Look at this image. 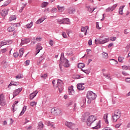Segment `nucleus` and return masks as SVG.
Returning <instances> with one entry per match:
<instances>
[{
    "label": "nucleus",
    "instance_id": "f3484780",
    "mask_svg": "<svg viewBox=\"0 0 130 130\" xmlns=\"http://www.w3.org/2000/svg\"><path fill=\"white\" fill-rule=\"evenodd\" d=\"M100 123H101V120H99V122L96 123V126L92 127L93 129H99V128H100L101 127Z\"/></svg>",
    "mask_w": 130,
    "mask_h": 130
},
{
    "label": "nucleus",
    "instance_id": "c9c22d12",
    "mask_svg": "<svg viewBox=\"0 0 130 130\" xmlns=\"http://www.w3.org/2000/svg\"><path fill=\"white\" fill-rule=\"evenodd\" d=\"M103 76L104 77H105V78H106L107 79H108L109 80H111V78H110V75L103 73Z\"/></svg>",
    "mask_w": 130,
    "mask_h": 130
},
{
    "label": "nucleus",
    "instance_id": "393cba45",
    "mask_svg": "<svg viewBox=\"0 0 130 130\" xmlns=\"http://www.w3.org/2000/svg\"><path fill=\"white\" fill-rule=\"evenodd\" d=\"M88 118V116H87V114H85L82 116L81 120L83 122H84L85 120Z\"/></svg>",
    "mask_w": 130,
    "mask_h": 130
},
{
    "label": "nucleus",
    "instance_id": "603ef678",
    "mask_svg": "<svg viewBox=\"0 0 130 130\" xmlns=\"http://www.w3.org/2000/svg\"><path fill=\"white\" fill-rule=\"evenodd\" d=\"M62 36H63V38H67V34L64 32H62Z\"/></svg>",
    "mask_w": 130,
    "mask_h": 130
},
{
    "label": "nucleus",
    "instance_id": "5701e85b",
    "mask_svg": "<svg viewBox=\"0 0 130 130\" xmlns=\"http://www.w3.org/2000/svg\"><path fill=\"white\" fill-rule=\"evenodd\" d=\"M113 117V121L114 122H116L117 121L118 119H119V117H117V116H116L115 115H112Z\"/></svg>",
    "mask_w": 130,
    "mask_h": 130
},
{
    "label": "nucleus",
    "instance_id": "338daca9",
    "mask_svg": "<svg viewBox=\"0 0 130 130\" xmlns=\"http://www.w3.org/2000/svg\"><path fill=\"white\" fill-rule=\"evenodd\" d=\"M2 52H3V53L6 52L7 51V49L5 48V49H2L1 50Z\"/></svg>",
    "mask_w": 130,
    "mask_h": 130
},
{
    "label": "nucleus",
    "instance_id": "7c9ffc66",
    "mask_svg": "<svg viewBox=\"0 0 130 130\" xmlns=\"http://www.w3.org/2000/svg\"><path fill=\"white\" fill-rule=\"evenodd\" d=\"M78 68L79 69H83V68H85V64H84V63H79L78 64Z\"/></svg>",
    "mask_w": 130,
    "mask_h": 130
},
{
    "label": "nucleus",
    "instance_id": "a211bd4d",
    "mask_svg": "<svg viewBox=\"0 0 130 130\" xmlns=\"http://www.w3.org/2000/svg\"><path fill=\"white\" fill-rule=\"evenodd\" d=\"M108 117V114L106 113L103 116V119H104L106 123L108 124L109 123V122H108V119H107Z\"/></svg>",
    "mask_w": 130,
    "mask_h": 130
},
{
    "label": "nucleus",
    "instance_id": "f257e3e1",
    "mask_svg": "<svg viewBox=\"0 0 130 130\" xmlns=\"http://www.w3.org/2000/svg\"><path fill=\"white\" fill-rule=\"evenodd\" d=\"M97 97V95L96 93L93 92L92 91H88L86 94V98L88 99L87 101L88 104H90L91 102L93 101V100H95Z\"/></svg>",
    "mask_w": 130,
    "mask_h": 130
},
{
    "label": "nucleus",
    "instance_id": "f8f14e48",
    "mask_svg": "<svg viewBox=\"0 0 130 130\" xmlns=\"http://www.w3.org/2000/svg\"><path fill=\"white\" fill-rule=\"evenodd\" d=\"M68 90L69 95H74L75 93V90H74L72 85L68 87Z\"/></svg>",
    "mask_w": 130,
    "mask_h": 130
},
{
    "label": "nucleus",
    "instance_id": "6e6d98bb",
    "mask_svg": "<svg viewBox=\"0 0 130 130\" xmlns=\"http://www.w3.org/2000/svg\"><path fill=\"white\" fill-rule=\"evenodd\" d=\"M30 64V60H27L25 61V65L26 66H29Z\"/></svg>",
    "mask_w": 130,
    "mask_h": 130
},
{
    "label": "nucleus",
    "instance_id": "4468645a",
    "mask_svg": "<svg viewBox=\"0 0 130 130\" xmlns=\"http://www.w3.org/2000/svg\"><path fill=\"white\" fill-rule=\"evenodd\" d=\"M36 50L37 53L36 54V55L40 52V50H42V46H41L39 44H37Z\"/></svg>",
    "mask_w": 130,
    "mask_h": 130
},
{
    "label": "nucleus",
    "instance_id": "f03ea898",
    "mask_svg": "<svg viewBox=\"0 0 130 130\" xmlns=\"http://www.w3.org/2000/svg\"><path fill=\"white\" fill-rule=\"evenodd\" d=\"M60 61H61V62H64V68H69L70 67V63H69V60L64 57V55L63 53H61Z\"/></svg>",
    "mask_w": 130,
    "mask_h": 130
},
{
    "label": "nucleus",
    "instance_id": "39448f33",
    "mask_svg": "<svg viewBox=\"0 0 130 130\" xmlns=\"http://www.w3.org/2000/svg\"><path fill=\"white\" fill-rule=\"evenodd\" d=\"M57 86L58 87L59 92L61 93V92H62V89H63V82H62V81L58 79L57 83Z\"/></svg>",
    "mask_w": 130,
    "mask_h": 130
},
{
    "label": "nucleus",
    "instance_id": "680f3d73",
    "mask_svg": "<svg viewBox=\"0 0 130 130\" xmlns=\"http://www.w3.org/2000/svg\"><path fill=\"white\" fill-rule=\"evenodd\" d=\"M125 81L127 83H130V78H127L125 79Z\"/></svg>",
    "mask_w": 130,
    "mask_h": 130
},
{
    "label": "nucleus",
    "instance_id": "e433bc0d",
    "mask_svg": "<svg viewBox=\"0 0 130 130\" xmlns=\"http://www.w3.org/2000/svg\"><path fill=\"white\" fill-rule=\"evenodd\" d=\"M32 26H33V22L32 21L29 24L26 25V27L27 29H30Z\"/></svg>",
    "mask_w": 130,
    "mask_h": 130
},
{
    "label": "nucleus",
    "instance_id": "13d9d810",
    "mask_svg": "<svg viewBox=\"0 0 130 130\" xmlns=\"http://www.w3.org/2000/svg\"><path fill=\"white\" fill-rule=\"evenodd\" d=\"M46 77H47V74H45L41 76V78H43L44 79H46Z\"/></svg>",
    "mask_w": 130,
    "mask_h": 130
},
{
    "label": "nucleus",
    "instance_id": "9b49d317",
    "mask_svg": "<svg viewBox=\"0 0 130 130\" xmlns=\"http://www.w3.org/2000/svg\"><path fill=\"white\" fill-rule=\"evenodd\" d=\"M29 42L30 40L29 39H22L20 45H24V44H28V43H29Z\"/></svg>",
    "mask_w": 130,
    "mask_h": 130
},
{
    "label": "nucleus",
    "instance_id": "a18cd8bd",
    "mask_svg": "<svg viewBox=\"0 0 130 130\" xmlns=\"http://www.w3.org/2000/svg\"><path fill=\"white\" fill-rule=\"evenodd\" d=\"M13 20H16V16H11L9 18V21H10V22H11V21H13Z\"/></svg>",
    "mask_w": 130,
    "mask_h": 130
},
{
    "label": "nucleus",
    "instance_id": "a19ab883",
    "mask_svg": "<svg viewBox=\"0 0 130 130\" xmlns=\"http://www.w3.org/2000/svg\"><path fill=\"white\" fill-rule=\"evenodd\" d=\"M123 70H125L126 71L128 70L129 71L130 70V66H122Z\"/></svg>",
    "mask_w": 130,
    "mask_h": 130
},
{
    "label": "nucleus",
    "instance_id": "5fc2aeb1",
    "mask_svg": "<svg viewBox=\"0 0 130 130\" xmlns=\"http://www.w3.org/2000/svg\"><path fill=\"white\" fill-rule=\"evenodd\" d=\"M57 11V9L56 8H53L52 9V13H56V11Z\"/></svg>",
    "mask_w": 130,
    "mask_h": 130
},
{
    "label": "nucleus",
    "instance_id": "a878e982",
    "mask_svg": "<svg viewBox=\"0 0 130 130\" xmlns=\"http://www.w3.org/2000/svg\"><path fill=\"white\" fill-rule=\"evenodd\" d=\"M123 8H124V6L120 7L119 8V14L120 15H123Z\"/></svg>",
    "mask_w": 130,
    "mask_h": 130
},
{
    "label": "nucleus",
    "instance_id": "1a4fd4ad",
    "mask_svg": "<svg viewBox=\"0 0 130 130\" xmlns=\"http://www.w3.org/2000/svg\"><path fill=\"white\" fill-rule=\"evenodd\" d=\"M21 91H22V88H18L17 89H15L13 93V97H16V96H17V95H19V94L20 93Z\"/></svg>",
    "mask_w": 130,
    "mask_h": 130
},
{
    "label": "nucleus",
    "instance_id": "3c124183",
    "mask_svg": "<svg viewBox=\"0 0 130 130\" xmlns=\"http://www.w3.org/2000/svg\"><path fill=\"white\" fill-rule=\"evenodd\" d=\"M96 27L97 29H98L99 30H100V29H101V28L99 27V22H96Z\"/></svg>",
    "mask_w": 130,
    "mask_h": 130
},
{
    "label": "nucleus",
    "instance_id": "79ce46f5",
    "mask_svg": "<svg viewBox=\"0 0 130 130\" xmlns=\"http://www.w3.org/2000/svg\"><path fill=\"white\" fill-rule=\"evenodd\" d=\"M13 56L14 57H15V58H17V57H18V56H19V53L18 52H15L13 53Z\"/></svg>",
    "mask_w": 130,
    "mask_h": 130
},
{
    "label": "nucleus",
    "instance_id": "f704fd0d",
    "mask_svg": "<svg viewBox=\"0 0 130 130\" xmlns=\"http://www.w3.org/2000/svg\"><path fill=\"white\" fill-rule=\"evenodd\" d=\"M48 6V3L47 2H43L41 5L42 8H46V7H47Z\"/></svg>",
    "mask_w": 130,
    "mask_h": 130
},
{
    "label": "nucleus",
    "instance_id": "473e14b6",
    "mask_svg": "<svg viewBox=\"0 0 130 130\" xmlns=\"http://www.w3.org/2000/svg\"><path fill=\"white\" fill-rule=\"evenodd\" d=\"M81 32H84V35H87V27H82L81 28Z\"/></svg>",
    "mask_w": 130,
    "mask_h": 130
},
{
    "label": "nucleus",
    "instance_id": "bf43d9fd",
    "mask_svg": "<svg viewBox=\"0 0 130 130\" xmlns=\"http://www.w3.org/2000/svg\"><path fill=\"white\" fill-rule=\"evenodd\" d=\"M86 52L87 53V54H89V53H91V52H92V51L91 50V49H87L86 50Z\"/></svg>",
    "mask_w": 130,
    "mask_h": 130
},
{
    "label": "nucleus",
    "instance_id": "052dcab7",
    "mask_svg": "<svg viewBox=\"0 0 130 130\" xmlns=\"http://www.w3.org/2000/svg\"><path fill=\"white\" fill-rule=\"evenodd\" d=\"M112 46H113V43H111L108 46V48H110V47H111Z\"/></svg>",
    "mask_w": 130,
    "mask_h": 130
},
{
    "label": "nucleus",
    "instance_id": "423d86ee",
    "mask_svg": "<svg viewBox=\"0 0 130 130\" xmlns=\"http://www.w3.org/2000/svg\"><path fill=\"white\" fill-rule=\"evenodd\" d=\"M65 125L71 129H74V128L76 127V125H75V124L73 123V122H71L66 121L65 122Z\"/></svg>",
    "mask_w": 130,
    "mask_h": 130
},
{
    "label": "nucleus",
    "instance_id": "c03bdc74",
    "mask_svg": "<svg viewBox=\"0 0 130 130\" xmlns=\"http://www.w3.org/2000/svg\"><path fill=\"white\" fill-rule=\"evenodd\" d=\"M57 9L59 11H60L61 12H62V10H63V9H64V7H60V6H59V5H58Z\"/></svg>",
    "mask_w": 130,
    "mask_h": 130
},
{
    "label": "nucleus",
    "instance_id": "8fccbe9b",
    "mask_svg": "<svg viewBox=\"0 0 130 130\" xmlns=\"http://www.w3.org/2000/svg\"><path fill=\"white\" fill-rule=\"evenodd\" d=\"M46 123L49 126H50V125H51V126H53V125L51 124V123L49 121H47L46 122Z\"/></svg>",
    "mask_w": 130,
    "mask_h": 130
},
{
    "label": "nucleus",
    "instance_id": "4c0bfd02",
    "mask_svg": "<svg viewBox=\"0 0 130 130\" xmlns=\"http://www.w3.org/2000/svg\"><path fill=\"white\" fill-rule=\"evenodd\" d=\"M9 32H13L15 30V28L12 26H10L7 29Z\"/></svg>",
    "mask_w": 130,
    "mask_h": 130
},
{
    "label": "nucleus",
    "instance_id": "58836bf2",
    "mask_svg": "<svg viewBox=\"0 0 130 130\" xmlns=\"http://www.w3.org/2000/svg\"><path fill=\"white\" fill-rule=\"evenodd\" d=\"M51 113H52V114H53L54 115H56V109L54 108L52 109Z\"/></svg>",
    "mask_w": 130,
    "mask_h": 130
},
{
    "label": "nucleus",
    "instance_id": "2eb2a0df",
    "mask_svg": "<svg viewBox=\"0 0 130 130\" xmlns=\"http://www.w3.org/2000/svg\"><path fill=\"white\" fill-rule=\"evenodd\" d=\"M19 103V101H17L14 102L12 107V110L13 112H15L17 109H15V106H18V104Z\"/></svg>",
    "mask_w": 130,
    "mask_h": 130
},
{
    "label": "nucleus",
    "instance_id": "09e8293b",
    "mask_svg": "<svg viewBox=\"0 0 130 130\" xmlns=\"http://www.w3.org/2000/svg\"><path fill=\"white\" fill-rule=\"evenodd\" d=\"M57 22L59 23V24H63V23H64V22H63V19L58 20Z\"/></svg>",
    "mask_w": 130,
    "mask_h": 130
},
{
    "label": "nucleus",
    "instance_id": "49530a36",
    "mask_svg": "<svg viewBox=\"0 0 130 130\" xmlns=\"http://www.w3.org/2000/svg\"><path fill=\"white\" fill-rule=\"evenodd\" d=\"M112 11H113V9L111 7L106 9V12H112Z\"/></svg>",
    "mask_w": 130,
    "mask_h": 130
},
{
    "label": "nucleus",
    "instance_id": "774afa93",
    "mask_svg": "<svg viewBox=\"0 0 130 130\" xmlns=\"http://www.w3.org/2000/svg\"><path fill=\"white\" fill-rule=\"evenodd\" d=\"M7 41V45H9V44H12V41Z\"/></svg>",
    "mask_w": 130,
    "mask_h": 130
},
{
    "label": "nucleus",
    "instance_id": "72a5a7b5",
    "mask_svg": "<svg viewBox=\"0 0 130 130\" xmlns=\"http://www.w3.org/2000/svg\"><path fill=\"white\" fill-rule=\"evenodd\" d=\"M4 45H8V43L7 41H4L1 42L0 46H4Z\"/></svg>",
    "mask_w": 130,
    "mask_h": 130
},
{
    "label": "nucleus",
    "instance_id": "4be33fe9",
    "mask_svg": "<svg viewBox=\"0 0 130 130\" xmlns=\"http://www.w3.org/2000/svg\"><path fill=\"white\" fill-rule=\"evenodd\" d=\"M75 12H76V10H75L74 8H70L68 9V13L69 14H74V13H75Z\"/></svg>",
    "mask_w": 130,
    "mask_h": 130
},
{
    "label": "nucleus",
    "instance_id": "9d476101",
    "mask_svg": "<svg viewBox=\"0 0 130 130\" xmlns=\"http://www.w3.org/2000/svg\"><path fill=\"white\" fill-rule=\"evenodd\" d=\"M44 127V124H43V122L42 121H40L38 123L37 128L39 130H43V128Z\"/></svg>",
    "mask_w": 130,
    "mask_h": 130
},
{
    "label": "nucleus",
    "instance_id": "aec40b11",
    "mask_svg": "<svg viewBox=\"0 0 130 130\" xmlns=\"http://www.w3.org/2000/svg\"><path fill=\"white\" fill-rule=\"evenodd\" d=\"M77 89L79 90V91H83V90L85 89V87L83 86L82 84H80V83H78L77 85Z\"/></svg>",
    "mask_w": 130,
    "mask_h": 130
},
{
    "label": "nucleus",
    "instance_id": "69168bd1",
    "mask_svg": "<svg viewBox=\"0 0 130 130\" xmlns=\"http://www.w3.org/2000/svg\"><path fill=\"white\" fill-rule=\"evenodd\" d=\"M116 7H117V4H115L112 7H111V8L113 9V10H114V9H115V8H116Z\"/></svg>",
    "mask_w": 130,
    "mask_h": 130
},
{
    "label": "nucleus",
    "instance_id": "e2e57ef3",
    "mask_svg": "<svg viewBox=\"0 0 130 130\" xmlns=\"http://www.w3.org/2000/svg\"><path fill=\"white\" fill-rule=\"evenodd\" d=\"M88 44L89 46H91L92 45V40H89L88 41Z\"/></svg>",
    "mask_w": 130,
    "mask_h": 130
},
{
    "label": "nucleus",
    "instance_id": "ddd939ff",
    "mask_svg": "<svg viewBox=\"0 0 130 130\" xmlns=\"http://www.w3.org/2000/svg\"><path fill=\"white\" fill-rule=\"evenodd\" d=\"M37 94H38V91H34L32 93H31L29 95V99H31V100L34 99V98L36 97V95H37Z\"/></svg>",
    "mask_w": 130,
    "mask_h": 130
},
{
    "label": "nucleus",
    "instance_id": "412c9836",
    "mask_svg": "<svg viewBox=\"0 0 130 130\" xmlns=\"http://www.w3.org/2000/svg\"><path fill=\"white\" fill-rule=\"evenodd\" d=\"M114 115L117 116V117L120 118L121 116V112H120V111L116 110L115 111Z\"/></svg>",
    "mask_w": 130,
    "mask_h": 130
},
{
    "label": "nucleus",
    "instance_id": "4d7b16f0",
    "mask_svg": "<svg viewBox=\"0 0 130 130\" xmlns=\"http://www.w3.org/2000/svg\"><path fill=\"white\" fill-rule=\"evenodd\" d=\"M71 105H73V102H70L69 103L67 104V107L71 106Z\"/></svg>",
    "mask_w": 130,
    "mask_h": 130
},
{
    "label": "nucleus",
    "instance_id": "6ab92c4d",
    "mask_svg": "<svg viewBox=\"0 0 130 130\" xmlns=\"http://www.w3.org/2000/svg\"><path fill=\"white\" fill-rule=\"evenodd\" d=\"M63 19V22H64L63 24L66 25V24H70V19L68 18H62Z\"/></svg>",
    "mask_w": 130,
    "mask_h": 130
},
{
    "label": "nucleus",
    "instance_id": "cd10ccee",
    "mask_svg": "<svg viewBox=\"0 0 130 130\" xmlns=\"http://www.w3.org/2000/svg\"><path fill=\"white\" fill-rule=\"evenodd\" d=\"M102 55L104 58H108V53L103 52L102 54Z\"/></svg>",
    "mask_w": 130,
    "mask_h": 130
},
{
    "label": "nucleus",
    "instance_id": "0e129e2a",
    "mask_svg": "<svg viewBox=\"0 0 130 130\" xmlns=\"http://www.w3.org/2000/svg\"><path fill=\"white\" fill-rule=\"evenodd\" d=\"M49 44L51 45V46H52V45H53V41L50 40L49 41Z\"/></svg>",
    "mask_w": 130,
    "mask_h": 130
},
{
    "label": "nucleus",
    "instance_id": "37998d69",
    "mask_svg": "<svg viewBox=\"0 0 130 130\" xmlns=\"http://www.w3.org/2000/svg\"><path fill=\"white\" fill-rule=\"evenodd\" d=\"M82 72H83L84 73H85V74H86V75H89V74H90V71L88 70H83L82 69Z\"/></svg>",
    "mask_w": 130,
    "mask_h": 130
},
{
    "label": "nucleus",
    "instance_id": "bb28decb",
    "mask_svg": "<svg viewBox=\"0 0 130 130\" xmlns=\"http://www.w3.org/2000/svg\"><path fill=\"white\" fill-rule=\"evenodd\" d=\"M86 8L89 13H93V11L95 10V8L92 9L89 6H86Z\"/></svg>",
    "mask_w": 130,
    "mask_h": 130
},
{
    "label": "nucleus",
    "instance_id": "2f4dec72",
    "mask_svg": "<svg viewBox=\"0 0 130 130\" xmlns=\"http://www.w3.org/2000/svg\"><path fill=\"white\" fill-rule=\"evenodd\" d=\"M45 19H42V18H39L37 21H36V24H41L43 21H44Z\"/></svg>",
    "mask_w": 130,
    "mask_h": 130
},
{
    "label": "nucleus",
    "instance_id": "c756f323",
    "mask_svg": "<svg viewBox=\"0 0 130 130\" xmlns=\"http://www.w3.org/2000/svg\"><path fill=\"white\" fill-rule=\"evenodd\" d=\"M61 113V110L60 109L56 108V115H60Z\"/></svg>",
    "mask_w": 130,
    "mask_h": 130
},
{
    "label": "nucleus",
    "instance_id": "c85d7f7f",
    "mask_svg": "<svg viewBox=\"0 0 130 130\" xmlns=\"http://www.w3.org/2000/svg\"><path fill=\"white\" fill-rule=\"evenodd\" d=\"M11 2H12L11 0H8L7 1H6L4 5H2V7H7V6H8V5H10V3H11Z\"/></svg>",
    "mask_w": 130,
    "mask_h": 130
},
{
    "label": "nucleus",
    "instance_id": "20e7f679",
    "mask_svg": "<svg viewBox=\"0 0 130 130\" xmlns=\"http://www.w3.org/2000/svg\"><path fill=\"white\" fill-rule=\"evenodd\" d=\"M108 41H109V39L105 38L103 40L101 39H95L94 42L95 44H104V43H106Z\"/></svg>",
    "mask_w": 130,
    "mask_h": 130
},
{
    "label": "nucleus",
    "instance_id": "de8ad7c7",
    "mask_svg": "<svg viewBox=\"0 0 130 130\" xmlns=\"http://www.w3.org/2000/svg\"><path fill=\"white\" fill-rule=\"evenodd\" d=\"M36 104H37V103H36V102H32L30 103V106H32V107L35 106Z\"/></svg>",
    "mask_w": 130,
    "mask_h": 130
},
{
    "label": "nucleus",
    "instance_id": "dca6fc26",
    "mask_svg": "<svg viewBox=\"0 0 130 130\" xmlns=\"http://www.w3.org/2000/svg\"><path fill=\"white\" fill-rule=\"evenodd\" d=\"M11 86H19V82L11 81V83L8 85V88H10Z\"/></svg>",
    "mask_w": 130,
    "mask_h": 130
},
{
    "label": "nucleus",
    "instance_id": "0eeeda50",
    "mask_svg": "<svg viewBox=\"0 0 130 130\" xmlns=\"http://www.w3.org/2000/svg\"><path fill=\"white\" fill-rule=\"evenodd\" d=\"M0 105L5 106L6 105V101H5V96L4 94H0Z\"/></svg>",
    "mask_w": 130,
    "mask_h": 130
},
{
    "label": "nucleus",
    "instance_id": "7ed1b4c3",
    "mask_svg": "<svg viewBox=\"0 0 130 130\" xmlns=\"http://www.w3.org/2000/svg\"><path fill=\"white\" fill-rule=\"evenodd\" d=\"M96 116L94 115H91L88 118L87 120V124L88 126H91V125L95 120H96Z\"/></svg>",
    "mask_w": 130,
    "mask_h": 130
},
{
    "label": "nucleus",
    "instance_id": "864d4df0",
    "mask_svg": "<svg viewBox=\"0 0 130 130\" xmlns=\"http://www.w3.org/2000/svg\"><path fill=\"white\" fill-rule=\"evenodd\" d=\"M124 34H128L129 33V30L126 29L124 30Z\"/></svg>",
    "mask_w": 130,
    "mask_h": 130
},
{
    "label": "nucleus",
    "instance_id": "ea45409f",
    "mask_svg": "<svg viewBox=\"0 0 130 130\" xmlns=\"http://www.w3.org/2000/svg\"><path fill=\"white\" fill-rule=\"evenodd\" d=\"M124 59V57L119 56L118 57V61L119 62H123V60Z\"/></svg>",
    "mask_w": 130,
    "mask_h": 130
},
{
    "label": "nucleus",
    "instance_id": "b1692460",
    "mask_svg": "<svg viewBox=\"0 0 130 130\" xmlns=\"http://www.w3.org/2000/svg\"><path fill=\"white\" fill-rule=\"evenodd\" d=\"M27 110V106H24L23 108V109L21 113H20L19 115L21 116V115H23V113H25V112Z\"/></svg>",
    "mask_w": 130,
    "mask_h": 130
},
{
    "label": "nucleus",
    "instance_id": "6e6552de",
    "mask_svg": "<svg viewBox=\"0 0 130 130\" xmlns=\"http://www.w3.org/2000/svg\"><path fill=\"white\" fill-rule=\"evenodd\" d=\"M9 11H10L9 9H4L1 12V14L2 16V17H6L7 15H8L9 13Z\"/></svg>",
    "mask_w": 130,
    "mask_h": 130
}]
</instances>
